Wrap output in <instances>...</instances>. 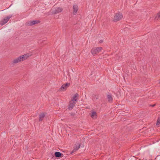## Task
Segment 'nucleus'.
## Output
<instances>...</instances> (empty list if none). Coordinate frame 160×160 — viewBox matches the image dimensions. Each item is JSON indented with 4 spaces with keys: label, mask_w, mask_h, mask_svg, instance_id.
Returning <instances> with one entry per match:
<instances>
[{
    "label": "nucleus",
    "mask_w": 160,
    "mask_h": 160,
    "mask_svg": "<svg viewBox=\"0 0 160 160\" xmlns=\"http://www.w3.org/2000/svg\"><path fill=\"white\" fill-rule=\"evenodd\" d=\"M155 104L151 105H150V106H152V107H154V106H155Z\"/></svg>",
    "instance_id": "nucleus-24"
},
{
    "label": "nucleus",
    "mask_w": 160,
    "mask_h": 160,
    "mask_svg": "<svg viewBox=\"0 0 160 160\" xmlns=\"http://www.w3.org/2000/svg\"><path fill=\"white\" fill-rule=\"evenodd\" d=\"M78 93L75 94L73 96V98L71 100H73V101L76 102H77V99L78 98Z\"/></svg>",
    "instance_id": "nucleus-8"
},
{
    "label": "nucleus",
    "mask_w": 160,
    "mask_h": 160,
    "mask_svg": "<svg viewBox=\"0 0 160 160\" xmlns=\"http://www.w3.org/2000/svg\"><path fill=\"white\" fill-rule=\"evenodd\" d=\"M76 104V102H74L73 100H71L69 102V104L68 107V108L69 110L72 109Z\"/></svg>",
    "instance_id": "nucleus-6"
},
{
    "label": "nucleus",
    "mask_w": 160,
    "mask_h": 160,
    "mask_svg": "<svg viewBox=\"0 0 160 160\" xmlns=\"http://www.w3.org/2000/svg\"><path fill=\"white\" fill-rule=\"evenodd\" d=\"M74 114L73 113H71V116H74Z\"/></svg>",
    "instance_id": "nucleus-23"
},
{
    "label": "nucleus",
    "mask_w": 160,
    "mask_h": 160,
    "mask_svg": "<svg viewBox=\"0 0 160 160\" xmlns=\"http://www.w3.org/2000/svg\"><path fill=\"white\" fill-rule=\"evenodd\" d=\"M39 20H32L27 22L26 23V25L27 26H31L39 23L40 22Z\"/></svg>",
    "instance_id": "nucleus-4"
},
{
    "label": "nucleus",
    "mask_w": 160,
    "mask_h": 160,
    "mask_svg": "<svg viewBox=\"0 0 160 160\" xmlns=\"http://www.w3.org/2000/svg\"><path fill=\"white\" fill-rule=\"evenodd\" d=\"M62 11V9L61 8L57 7L52 11L53 14H57L61 12Z\"/></svg>",
    "instance_id": "nucleus-7"
},
{
    "label": "nucleus",
    "mask_w": 160,
    "mask_h": 160,
    "mask_svg": "<svg viewBox=\"0 0 160 160\" xmlns=\"http://www.w3.org/2000/svg\"><path fill=\"white\" fill-rule=\"evenodd\" d=\"M65 86V87H66L67 88H68V87H69L70 85V83H67L66 84H63Z\"/></svg>",
    "instance_id": "nucleus-18"
},
{
    "label": "nucleus",
    "mask_w": 160,
    "mask_h": 160,
    "mask_svg": "<svg viewBox=\"0 0 160 160\" xmlns=\"http://www.w3.org/2000/svg\"><path fill=\"white\" fill-rule=\"evenodd\" d=\"M80 145H79L78 146H77L76 147V148H75L74 149H75V150H78L80 148Z\"/></svg>",
    "instance_id": "nucleus-21"
},
{
    "label": "nucleus",
    "mask_w": 160,
    "mask_h": 160,
    "mask_svg": "<svg viewBox=\"0 0 160 160\" xmlns=\"http://www.w3.org/2000/svg\"><path fill=\"white\" fill-rule=\"evenodd\" d=\"M67 88L63 84L59 89L60 91H64L66 90Z\"/></svg>",
    "instance_id": "nucleus-16"
},
{
    "label": "nucleus",
    "mask_w": 160,
    "mask_h": 160,
    "mask_svg": "<svg viewBox=\"0 0 160 160\" xmlns=\"http://www.w3.org/2000/svg\"><path fill=\"white\" fill-rule=\"evenodd\" d=\"M73 13L75 15L77 13L78 9V6L77 5H74L73 6Z\"/></svg>",
    "instance_id": "nucleus-9"
},
{
    "label": "nucleus",
    "mask_w": 160,
    "mask_h": 160,
    "mask_svg": "<svg viewBox=\"0 0 160 160\" xmlns=\"http://www.w3.org/2000/svg\"><path fill=\"white\" fill-rule=\"evenodd\" d=\"M102 42H103L102 41H101H101H100V43H101Z\"/></svg>",
    "instance_id": "nucleus-25"
},
{
    "label": "nucleus",
    "mask_w": 160,
    "mask_h": 160,
    "mask_svg": "<svg viewBox=\"0 0 160 160\" xmlns=\"http://www.w3.org/2000/svg\"><path fill=\"white\" fill-rule=\"evenodd\" d=\"M102 49L101 47H95L91 49V52L93 56H95L100 52Z\"/></svg>",
    "instance_id": "nucleus-1"
},
{
    "label": "nucleus",
    "mask_w": 160,
    "mask_h": 160,
    "mask_svg": "<svg viewBox=\"0 0 160 160\" xmlns=\"http://www.w3.org/2000/svg\"><path fill=\"white\" fill-rule=\"evenodd\" d=\"M160 12H159V13H158L157 14V16H156L155 18V19H158V18H160Z\"/></svg>",
    "instance_id": "nucleus-19"
},
{
    "label": "nucleus",
    "mask_w": 160,
    "mask_h": 160,
    "mask_svg": "<svg viewBox=\"0 0 160 160\" xmlns=\"http://www.w3.org/2000/svg\"><path fill=\"white\" fill-rule=\"evenodd\" d=\"M30 55L29 53H27L24 54V55L20 56L19 57L21 59V61H23L24 60L27 59Z\"/></svg>",
    "instance_id": "nucleus-5"
},
{
    "label": "nucleus",
    "mask_w": 160,
    "mask_h": 160,
    "mask_svg": "<svg viewBox=\"0 0 160 160\" xmlns=\"http://www.w3.org/2000/svg\"><path fill=\"white\" fill-rule=\"evenodd\" d=\"M116 58L118 60H120L121 58L120 56V55L119 54H117L116 56Z\"/></svg>",
    "instance_id": "nucleus-17"
},
{
    "label": "nucleus",
    "mask_w": 160,
    "mask_h": 160,
    "mask_svg": "<svg viewBox=\"0 0 160 160\" xmlns=\"http://www.w3.org/2000/svg\"><path fill=\"white\" fill-rule=\"evenodd\" d=\"M76 150H75V149H74L71 152V154H72L74 152H75Z\"/></svg>",
    "instance_id": "nucleus-22"
},
{
    "label": "nucleus",
    "mask_w": 160,
    "mask_h": 160,
    "mask_svg": "<svg viewBox=\"0 0 160 160\" xmlns=\"http://www.w3.org/2000/svg\"><path fill=\"white\" fill-rule=\"evenodd\" d=\"M159 83L160 84V80H159Z\"/></svg>",
    "instance_id": "nucleus-26"
},
{
    "label": "nucleus",
    "mask_w": 160,
    "mask_h": 160,
    "mask_svg": "<svg viewBox=\"0 0 160 160\" xmlns=\"http://www.w3.org/2000/svg\"><path fill=\"white\" fill-rule=\"evenodd\" d=\"M107 99L108 101L110 103L112 102L113 98L112 97V95L111 94L108 95L107 96Z\"/></svg>",
    "instance_id": "nucleus-13"
},
{
    "label": "nucleus",
    "mask_w": 160,
    "mask_h": 160,
    "mask_svg": "<svg viewBox=\"0 0 160 160\" xmlns=\"http://www.w3.org/2000/svg\"><path fill=\"white\" fill-rule=\"evenodd\" d=\"M54 155L55 157L57 158H60L62 156H63L62 154L61 153L59 152H55Z\"/></svg>",
    "instance_id": "nucleus-14"
},
{
    "label": "nucleus",
    "mask_w": 160,
    "mask_h": 160,
    "mask_svg": "<svg viewBox=\"0 0 160 160\" xmlns=\"http://www.w3.org/2000/svg\"><path fill=\"white\" fill-rule=\"evenodd\" d=\"M21 62V59L19 57H18L17 58H15L12 61V63L13 64H15L18 63L20 62Z\"/></svg>",
    "instance_id": "nucleus-10"
},
{
    "label": "nucleus",
    "mask_w": 160,
    "mask_h": 160,
    "mask_svg": "<svg viewBox=\"0 0 160 160\" xmlns=\"http://www.w3.org/2000/svg\"><path fill=\"white\" fill-rule=\"evenodd\" d=\"M91 116L92 118L93 119L96 118L97 117L96 112H92L91 114Z\"/></svg>",
    "instance_id": "nucleus-15"
},
{
    "label": "nucleus",
    "mask_w": 160,
    "mask_h": 160,
    "mask_svg": "<svg viewBox=\"0 0 160 160\" xmlns=\"http://www.w3.org/2000/svg\"><path fill=\"white\" fill-rule=\"evenodd\" d=\"M12 17V15L8 16L4 18L0 22V24L1 26H2L8 22L10 18Z\"/></svg>",
    "instance_id": "nucleus-3"
},
{
    "label": "nucleus",
    "mask_w": 160,
    "mask_h": 160,
    "mask_svg": "<svg viewBox=\"0 0 160 160\" xmlns=\"http://www.w3.org/2000/svg\"><path fill=\"white\" fill-rule=\"evenodd\" d=\"M122 18V14L119 12L116 13L113 18V21L114 22H117Z\"/></svg>",
    "instance_id": "nucleus-2"
},
{
    "label": "nucleus",
    "mask_w": 160,
    "mask_h": 160,
    "mask_svg": "<svg viewBox=\"0 0 160 160\" xmlns=\"http://www.w3.org/2000/svg\"><path fill=\"white\" fill-rule=\"evenodd\" d=\"M92 99L93 100H96L98 99L99 95L97 94H92Z\"/></svg>",
    "instance_id": "nucleus-11"
},
{
    "label": "nucleus",
    "mask_w": 160,
    "mask_h": 160,
    "mask_svg": "<svg viewBox=\"0 0 160 160\" xmlns=\"http://www.w3.org/2000/svg\"><path fill=\"white\" fill-rule=\"evenodd\" d=\"M160 124V118H158L157 120V125H159Z\"/></svg>",
    "instance_id": "nucleus-20"
},
{
    "label": "nucleus",
    "mask_w": 160,
    "mask_h": 160,
    "mask_svg": "<svg viewBox=\"0 0 160 160\" xmlns=\"http://www.w3.org/2000/svg\"><path fill=\"white\" fill-rule=\"evenodd\" d=\"M45 116V114L44 113H41L39 116V121H42L44 118Z\"/></svg>",
    "instance_id": "nucleus-12"
}]
</instances>
